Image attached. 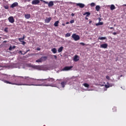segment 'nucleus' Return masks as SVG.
<instances>
[{"mask_svg": "<svg viewBox=\"0 0 126 126\" xmlns=\"http://www.w3.org/2000/svg\"><path fill=\"white\" fill-rule=\"evenodd\" d=\"M66 24H69V22H67L66 23Z\"/></svg>", "mask_w": 126, "mask_h": 126, "instance_id": "obj_47", "label": "nucleus"}, {"mask_svg": "<svg viewBox=\"0 0 126 126\" xmlns=\"http://www.w3.org/2000/svg\"><path fill=\"white\" fill-rule=\"evenodd\" d=\"M105 88H109L110 87V85H105Z\"/></svg>", "mask_w": 126, "mask_h": 126, "instance_id": "obj_35", "label": "nucleus"}, {"mask_svg": "<svg viewBox=\"0 0 126 126\" xmlns=\"http://www.w3.org/2000/svg\"><path fill=\"white\" fill-rule=\"evenodd\" d=\"M72 67H73L72 66H65V67H63V70L64 71H67V70H70V69H71V68H72Z\"/></svg>", "mask_w": 126, "mask_h": 126, "instance_id": "obj_6", "label": "nucleus"}, {"mask_svg": "<svg viewBox=\"0 0 126 126\" xmlns=\"http://www.w3.org/2000/svg\"><path fill=\"white\" fill-rule=\"evenodd\" d=\"M1 37H0V39H1Z\"/></svg>", "mask_w": 126, "mask_h": 126, "instance_id": "obj_55", "label": "nucleus"}, {"mask_svg": "<svg viewBox=\"0 0 126 126\" xmlns=\"http://www.w3.org/2000/svg\"><path fill=\"white\" fill-rule=\"evenodd\" d=\"M80 58L79 57V56H78V55H75L74 58H73V61H74V62H78V61H79Z\"/></svg>", "mask_w": 126, "mask_h": 126, "instance_id": "obj_8", "label": "nucleus"}, {"mask_svg": "<svg viewBox=\"0 0 126 126\" xmlns=\"http://www.w3.org/2000/svg\"><path fill=\"white\" fill-rule=\"evenodd\" d=\"M15 48H16V46H10V47L9 48V51H12V50H14V49H15Z\"/></svg>", "mask_w": 126, "mask_h": 126, "instance_id": "obj_22", "label": "nucleus"}, {"mask_svg": "<svg viewBox=\"0 0 126 126\" xmlns=\"http://www.w3.org/2000/svg\"><path fill=\"white\" fill-rule=\"evenodd\" d=\"M24 79L28 80V81H32V80H37L36 79H34L33 78H30L29 77H25Z\"/></svg>", "mask_w": 126, "mask_h": 126, "instance_id": "obj_9", "label": "nucleus"}, {"mask_svg": "<svg viewBox=\"0 0 126 126\" xmlns=\"http://www.w3.org/2000/svg\"><path fill=\"white\" fill-rule=\"evenodd\" d=\"M25 18H26V19H29V18L31 17V15H30V14H25Z\"/></svg>", "mask_w": 126, "mask_h": 126, "instance_id": "obj_17", "label": "nucleus"}, {"mask_svg": "<svg viewBox=\"0 0 126 126\" xmlns=\"http://www.w3.org/2000/svg\"><path fill=\"white\" fill-rule=\"evenodd\" d=\"M113 112H117V108L116 107H114L113 108Z\"/></svg>", "mask_w": 126, "mask_h": 126, "instance_id": "obj_34", "label": "nucleus"}, {"mask_svg": "<svg viewBox=\"0 0 126 126\" xmlns=\"http://www.w3.org/2000/svg\"><path fill=\"white\" fill-rule=\"evenodd\" d=\"M59 23H60V21H56L54 23V26H55V27H58V26H59Z\"/></svg>", "mask_w": 126, "mask_h": 126, "instance_id": "obj_21", "label": "nucleus"}, {"mask_svg": "<svg viewBox=\"0 0 126 126\" xmlns=\"http://www.w3.org/2000/svg\"><path fill=\"white\" fill-rule=\"evenodd\" d=\"M80 44L82 46H85V43L81 42V43H80Z\"/></svg>", "mask_w": 126, "mask_h": 126, "instance_id": "obj_36", "label": "nucleus"}, {"mask_svg": "<svg viewBox=\"0 0 126 126\" xmlns=\"http://www.w3.org/2000/svg\"><path fill=\"white\" fill-rule=\"evenodd\" d=\"M110 29H114V28L113 27H110Z\"/></svg>", "mask_w": 126, "mask_h": 126, "instance_id": "obj_48", "label": "nucleus"}, {"mask_svg": "<svg viewBox=\"0 0 126 126\" xmlns=\"http://www.w3.org/2000/svg\"><path fill=\"white\" fill-rule=\"evenodd\" d=\"M40 1H42V2H44L46 4H48L49 7H52V6H54V1H50L49 2H48V1H46L44 0H40Z\"/></svg>", "mask_w": 126, "mask_h": 126, "instance_id": "obj_3", "label": "nucleus"}, {"mask_svg": "<svg viewBox=\"0 0 126 126\" xmlns=\"http://www.w3.org/2000/svg\"><path fill=\"white\" fill-rule=\"evenodd\" d=\"M52 52L53 53V54H56L57 53V49L56 48H53L51 49Z\"/></svg>", "mask_w": 126, "mask_h": 126, "instance_id": "obj_23", "label": "nucleus"}, {"mask_svg": "<svg viewBox=\"0 0 126 126\" xmlns=\"http://www.w3.org/2000/svg\"><path fill=\"white\" fill-rule=\"evenodd\" d=\"M8 20L9 21V22H10V23H14V18H13V17L12 16H10L8 18Z\"/></svg>", "mask_w": 126, "mask_h": 126, "instance_id": "obj_7", "label": "nucleus"}, {"mask_svg": "<svg viewBox=\"0 0 126 126\" xmlns=\"http://www.w3.org/2000/svg\"><path fill=\"white\" fill-rule=\"evenodd\" d=\"M41 60L42 62H45L47 61V59H48V57L47 56H42L41 57Z\"/></svg>", "mask_w": 126, "mask_h": 126, "instance_id": "obj_15", "label": "nucleus"}, {"mask_svg": "<svg viewBox=\"0 0 126 126\" xmlns=\"http://www.w3.org/2000/svg\"><path fill=\"white\" fill-rule=\"evenodd\" d=\"M76 5H77L78 6H79V7H80L81 8H83V7L85 6V4L81 3H76Z\"/></svg>", "mask_w": 126, "mask_h": 126, "instance_id": "obj_14", "label": "nucleus"}, {"mask_svg": "<svg viewBox=\"0 0 126 126\" xmlns=\"http://www.w3.org/2000/svg\"><path fill=\"white\" fill-rule=\"evenodd\" d=\"M19 53H21V55H22V54H24V53H22V51H19Z\"/></svg>", "mask_w": 126, "mask_h": 126, "instance_id": "obj_45", "label": "nucleus"}, {"mask_svg": "<svg viewBox=\"0 0 126 126\" xmlns=\"http://www.w3.org/2000/svg\"><path fill=\"white\" fill-rule=\"evenodd\" d=\"M25 39V35L24 34L22 38H18V40L20 42H22V45L24 46L25 45V44H26V42L24 41H22L21 40H24Z\"/></svg>", "mask_w": 126, "mask_h": 126, "instance_id": "obj_5", "label": "nucleus"}, {"mask_svg": "<svg viewBox=\"0 0 126 126\" xmlns=\"http://www.w3.org/2000/svg\"><path fill=\"white\" fill-rule=\"evenodd\" d=\"M28 52H30V49L28 50L26 52L24 53V54L22 53V55H25L26 54H27Z\"/></svg>", "mask_w": 126, "mask_h": 126, "instance_id": "obj_32", "label": "nucleus"}, {"mask_svg": "<svg viewBox=\"0 0 126 126\" xmlns=\"http://www.w3.org/2000/svg\"><path fill=\"white\" fill-rule=\"evenodd\" d=\"M59 80L61 81L62 80L57 79V81H59Z\"/></svg>", "mask_w": 126, "mask_h": 126, "instance_id": "obj_50", "label": "nucleus"}, {"mask_svg": "<svg viewBox=\"0 0 126 126\" xmlns=\"http://www.w3.org/2000/svg\"><path fill=\"white\" fill-rule=\"evenodd\" d=\"M71 35V34H70V33H67L65 34V37L66 38H67V37H70Z\"/></svg>", "mask_w": 126, "mask_h": 126, "instance_id": "obj_28", "label": "nucleus"}, {"mask_svg": "<svg viewBox=\"0 0 126 126\" xmlns=\"http://www.w3.org/2000/svg\"><path fill=\"white\" fill-rule=\"evenodd\" d=\"M72 38L74 40V41H78V40H80V36L75 33H73L72 35Z\"/></svg>", "mask_w": 126, "mask_h": 126, "instance_id": "obj_4", "label": "nucleus"}, {"mask_svg": "<svg viewBox=\"0 0 126 126\" xmlns=\"http://www.w3.org/2000/svg\"><path fill=\"white\" fill-rule=\"evenodd\" d=\"M63 26H64V24H63Z\"/></svg>", "mask_w": 126, "mask_h": 126, "instance_id": "obj_54", "label": "nucleus"}, {"mask_svg": "<svg viewBox=\"0 0 126 126\" xmlns=\"http://www.w3.org/2000/svg\"><path fill=\"white\" fill-rule=\"evenodd\" d=\"M70 23L72 24V23H74V20H72L70 21Z\"/></svg>", "mask_w": 126, "mask_h": 126, "instance_id": "obj_39", "label": "nucleus"}, {"mask_svg": "<svg viewBox=\"0 0 126 126\" xmlns=\"http://www.w3.org/2000/svg\"><path fill=\"white\" fill-rule=\"evenodd\" d=\"M4 8H5V9H8V8H9V7L8 6V5H5L3 6Z\"/></svg>", "mask_w": 126, "mask_h": 126, "instance_id": "obj_31", "label": "nucleus"}, {"mask_svg": "<svg viewBox=\"0 0 126 126\" xmlns=\"http://www.w3.org/2000/svg\"><path fill=\"white\" fill-rule=\"evenodd\" d=\"M4 31H5V32H8L7 28L4 29Z\"/></svg>", "mask_w": 126, "mask_h": 126, "instance_id": "obj_40", "label": "nucleus"}, {"mask_svg": "<svg viewBox=\"0 0 126 126\" xmlns=\"http://www.w3.org/2000/svg\"><path fill=\"white\" fill-rule=\"evenodd\" d=\"M92 22V21H90L89 22V24L91 23Z\"/></svg>", "mask_w": 126, "mask_h": 126, "instance_id": "obj_49", "label": "nucleus"}, {"mask_svg": "<svg viewBox=\"0 0 126 126\" xmlns=\"http://www.w3.org/2000/svg\"><path fill=\"white\" fill-rule=\"evenodd\" d=\"M32 4H34L36 5V4H39L40 3V0H33L32 2Z\"/></svg>", "mask_w": 126, "mask_h": 126, "instance_id": "obj_11", "label": "nucleus"}, {"mask_svg": "<svg viewBox=\"0 0 126 126\" xmlns=\"http://www.w3.org/2000/svg\"><path fill=\"white\" fill-rule=\"evenodd\" d=\"M43 61L42 60V59L40 58L39 59H38L35 61L36 63H42Z\"/></svg>", "mask_w": 126, "mask_h": 126, "instance_id": "obj_25", "label": "nucleus"}, {"mask_svg": "<svg viewBox=\"0 0 126 126\" xmlns=\"http://www.w3.org/2000/svg\"><path fill=\"white\" fill-rule=\"evenodd\" d=\"M65 3H69L70 4H72V3L71 2H65Z\"/></svg>", "mask_w": 126, "mask_h": 126, "instance_id": "obj_41", "label": "nucleus"}, {"mask_svg": "<svg viewBox=\"0 0 126 126\" xmlns=\"http://www.w3.org/2000/svg\"><path fill=\"white\" fill-rule=\"evenodd\" d=\"M106 79H108V80H110V76H106Z\"/></svg>", "mask_w": 126, "mask_h": 126, "instance_id": "obj_38", "label": "nucleus"}, {"mask_svg": "<svg viewBox=\"0 0 126 126\" xmlns=\"http://www.w3.org/2000/svg\"><path fill=\"white\" fill-rule=\"evenodd\" d=\"M13 76H14V77H16V76H15V75H14Z\"/></svg>", "mask_w": 126, "mask_h": 126, "instance_id": "obj_53", "label": "nucleus"}, {"mask_svg": "<svg viewBox=\"0 0 126 126\" xmlns=\"http://www.w3.org/2000/svg\"><path fill=\"white\" fill-rule=\"evenodd\" d=\"M110 9L111 10H114V9H116V6H115V5L114 4L111 5Z\"/></svg>", "mask_w": 126, "mask_h": 126, "instance_id": "obj_20", "label": "nucleus"}, {"mask_svg": "<svg viewBox=\"0 0 126 126\" xmlns=\"http://www.w3.org/2000/svg\"><path fill=\"white\" fill-rule=\"evenodd\" d=\"M3 82H4V83H7V84H13L14 85H28L23 83H20L19 84H17V83H12L11 82H9L6 80H3Z\"/></svg>", "mask_w": 126, "mask_h": 126, "instance_id": "obj_2", "label": "nucleus"}, {"mask_svg": "<svg viewBox=\"0 0 126 126\" xmlns=\"http://www.w3.org/2000/svg\"><path fill=\"white\" fill-rule=\"evenodd\" d=\"M100 48H102V49H107V48H108V44L104 43L100 45Z\"/></svg>", "mask_w": 126, "mask_h": 126, "instance_id": "obj_12", "label": "nucleus"}, {"mask_svg": "<svg viewBox=\"0 0 126 126\" xmlns=\"http://www.w3.org/2000/svg\"><path fill=\"white\" fill-rule=\"evenodd\" d=\"M52 20V18L49 17L48 18H47L45 20L46 23H50V21Z\"/></svg>", "mask_w": 126, "mask_h": 126, "instance_id": "obj_18", "label": "nucleus"}, {"mask_svg": "<svg viewBox=\"0 0 126 126\" xmlns=\"http://www.w3.org/2000/svg\"><path fill=\"white\" fill-rule=\"evenodd\" d=\"M71 16H74V14L73 13L71 14Z\"/></svg>", "mask_w": 126, "mask_h": 126, "instance_id": "obj_44", "label": "nucleus"}, {"mask_svg": "<svg viewBox=\"0 0 126 126\" xmlns=\"http://www.w3.org/2000/svg\"><path fill=\"white\" fill-rule=\"evenodd\" d=\"M18 77H20L21 78H24V77H23L22 76H18Z\"/></svg>", "mask_w": 126, "mask_h": 126, "instance_id": "obj_46", "label": "nucleus"}, {"mask_svg": "<svg viewBox=\"0 0 126 126\" xmlns=\"http://www.w3.org/2000/svg\"><path fill=\"white\" fill-rule=\"evenodd\" d=\"M124 5H125V6H126V4H125Z\"/></svg>", "mask_w": 126, "mask_h": 126, "instance_id": "obj_52", "label": "nucleus"}, {"mask_svg": "<svg viewBox=\"0 0 126 126\" xmlns=\"http://www.w3.org/2000/svg\"><path fill=\"white\" fill-rule=\"evenodd\" d=\"M63 47L61 46L60 48L58 49V52L59 53H62V52H63Z\"/></svg>", "mask_w": 126, "mask_h": 126, "instance_id": "obj_19", "label": "nucleus"}, {"mask_svg": "<svg viewBox=\"0 0 126 126\" xmlns=\"http://www.w3.org/2000/svg\"><path fill=\"white\" fill-rule=\"evenodd\" d=\"M52 57H54L55 59V60H57V59L58 58V57H57V56L56 55H52Z\"/></svg>", "mask_w": 126, "mask_h": 126, "instance_id": "obj_37", "label": "nucleus"}, {"mask_svg": "<svg viewBox=\"0 0 126 126\" xmlns=\"http://www.w3.org/2000/svg\"><path fill=\"white\" fill-rule=\"evenodd\" d=\"M113 35H117V32H113Z\"/></svg>", "mask_w": 126, "mask_h": 126, "instance_id": "obj_43", "label": "nucleus"}, {"mask_svg": "<svg viewBox=\"0 0 126 126\" xmlns=\"http://www.w3.org/2000/svg\"><path fill=\"white\" fill-rule=\"evenodd\" d=\"M86 19H87V20H88V18H86Z\"/></svg>", "mask_w": 126, "mask_h": 126, "instance_id": "obj_51", "label": "nucleus"}, {"mask_svg": "<svg viewBox=\"0 0 126 126\" xmlns=\"http://www.w3.org/2000/svg\"><path fill=\"white\" fill-rule=\"evenodd\" d=\"M91 6H95V3L92 2L91 3Z\"/></svg>", "mask_w": 126, "mask_h": 126, "instance_id": "obj_33", "label": "nucleus"}, {"mask_svg": "<svg viewBox=\"0 0 126 126\" xmlns=\"http://www.w3.org/2000/svg\"><path fill=\"white\" fill-rule=\"evenodd\" d=\"M37 51H41V48H37L36 49Z\"/></svg>", "mask_w": 126, "mask_h": 126, "instance_id": "obj_42", "label": "nucleus"}, {"mask_svg": "<svg viewBox=\"0 0 126 126\" xmlns=\"http://www.w3.org/2000/svg\"><path fill=\"white\" fill-rule=\"evenodd\" d=\"M96 26H99L100 25H103V22H98L95 24Z\"/></svg>", "mask_w": 126, "mask_h": 126, "instance_id": "obj_27", "label": "nucleus"}, {"mask_svg": "<svg viewBox=\"0 0 126 126\" xmlns=\"http://www.w3.org/2000/svg\"><path fill=\"white\" fill-rule=\"evenodd\" d=\"M87 14V16H88L89 15H90L91 13L90 12H85L84 14V15H86Z\"/></svg>", "mask_w": 126, "mask_h": 126, "instance_id": "obj_30", "label": "nucleus"}, {"mask_svg": "<svg viewBox=\"0 0 126 126\" xmlns=\"http://www.w3.org/2000/svg\"><path fill=\"white\" fill-rule=\"evenodd\" d=\"M98 39V40H106V39H107V37H99Z\"/></svg>", "mask_w": 126, "mask_h": 126, "instance_id": "obj_24", "label": "nucleus"}, {"mask_svg": "<svg viewBox=\"0 0 126 126\" xmlns=\"http://www.w3.org/2000/svg\"><path fill=\"white\" fill-rule=\"evenodd\" d=\"M33 68H35V69H40L41 66L40 65H34L33 66Z\"/></svg>", "mask_w": 126, "mask_h": 126, "instance_id": "obj_16", "label": "nucleus"}, {"mask_svg": "<svg viewBox=\"0 0 126 126\" xmlns=\"http://www.w3.org/2000/svg\"><path fill=\"white\" fill-rule=\"evenodd\" d=\"M84 86H85V87L88 88L89 87V84H87V83H84L83 84Z\"/></svg>", "mask_w": 126, "mask_h": 126, "instance_id": "obj_29", "label": "nucleus"}, {"mask_svg": "<svg viewBox=\"0 0 126 126\" xmlns=\"http://www.w3.org/2000/svg\"><path fill=\"white\" fill-rule=\"evenodd\" d=\"M17 6H18V3L17 2H15L11 4L10 7H11V8H14V7H15Z\"/></svg>", "mask_w": 126, "mask_h": 126, "instance_id": "obj_13", "label": "nucleus"}, {"mask_svg": "<svg viewBox=\"0 0 126 126\" xmlns=\"http://www.w3.org/2000/svg\"><path fill=\"white\" fill-rule=\"evenodd\" d=\"M67 81H63L61 82V85L63 88H64Z\"/></svg>", "mask_w": 126, "mask_h": 126, "instance_id": "obj_10", "label": "nucleus"}, {"mask_svg": "<svg viewBox=\"0 0 126 126\" xmlns=\"http://www.w3.org/2000/svg\"><path fill=\"white\" fill-rule=\"evenodd\" d=\"M37 81L44 82L41 84L35 85L36 86H52L53 83H55V79L53 78H48L47 79H38Z\"/></svg>", "mask_w": 126, "mask_h": 126, "instance_id": "obj_1", "label": "nucleus"}, {"mask_svg": "<svg viewBox=\"0 0 126 126\" xmlns=\"http://www.w3.org/2000/svg\"><path fill=\"white\" fill-rule=\"evenodd\" d=\"M95 9H96V11H99V10H100V6L96 5L95 7Z\"/></svg>", "mask_w": 126, "mask_h": 126, "instance_id": "obj_26", "label": "nucleus"}]
</instances>
